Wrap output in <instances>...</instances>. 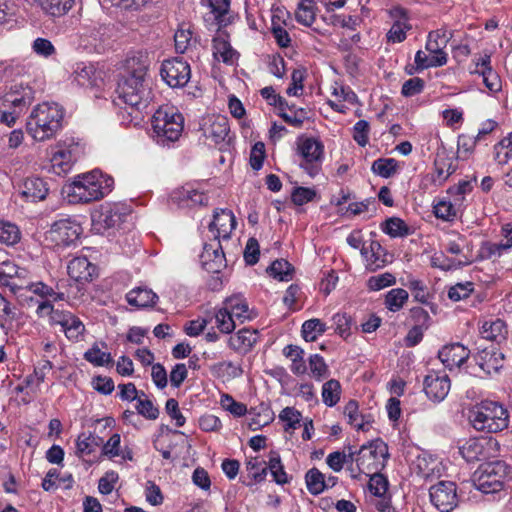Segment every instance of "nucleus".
Returning <instances> with one entry per match:
<instances>
[{
  "mask_svg": "<svg viewBox=\"0 0 512 512\" xmlns=\"http://www.w3.org/2000/svg\"><path fill=\"white\" fill-rule=\"evenodd\" d=\"M149 53L138 50L130 57V123L142 127L153 111L154 94L148 75Z\"/></svg>",
  "mask_w": 512,
  "mask_h": 512,
  "instance_id": "f257e3e1",
  "label": "nucleus"
},
{
  "mask_svg": "<svg viewBox=\"0 0 512 512\" xmlns=\"http://www.w3.org/2000/svg\"><path fill=\"white\" fill-rule=\"evenodd\" d=\"M114 187V180L111 176L99 169L73 177L67 186V193L72 202L89 203L107 196Z\"/></svg>",
  "mask_w": 512,
  "mask_h": 512,
  "instance_id": "f03ea898",
  "label": "nucleus"
},
{
  "mask_svg": "<svg viewBox=\"0 0 512 512\" xmlns=\"http://www.w3.org/2000/svg\"><path fill=\"white\" fill-rule=\"evenodd\" d=\"M153 141L163 148H171L182 136L184 117L177 107L164 104L150 118Z\"/></svg>",
  "mask_w": 512,
  "mask_h": 512,
  "instance_id": "7ed1b4c3",
  "label": "nucleus"
},
{
  "mask_svg": "<svg viewBox=\"0 0 512 512\" xmlns=\"http://www.w3.org/2000/svg\"><path fill=\"white\" fill-rule=\"evenodd\" d=\"M64 109L55 102H43L32 110L27 132L36 141L53 138L62 128Z\"/></svg>",
  "mask_w": 512,
  "mask_h": 512,
  "instance_id": "20e7f679",
  "label": "nucleus"
},
{
  "mask_svg": "<svg viewBox=\"0 0 512 512\" xmlns=\"http://www.w3.org/2000/svg\"><path fill=\"white\" fill-rule=\"evenodd\" d=\"M472 427L480 432L497 433L508 427L509 414L500 403L484 400L475 404L468 414Z\"/></svg>",
  "mask_w": 512,
  "mask_h": 512,
  "instance_id": "39448f33",
  "label": "nucleus"
},
{
  "mask_svg": "<svg viewBox=\"0 0 512 512\" xmlns=\"http://www.w3.org/2000/svg\"><path fill=\"white\" fill-rule=\"evenodd\" d=\"M508 476V466L505 462L496 460L482 464L474 474V487L494 499L504 496L505 482Z\"/></svg>",
  "mask_w": 512,
  "mask_h": 512,
  "instance_id": "423d86ee",
  "label": "nucleus"
},
{
  "mask_svg": "<svg viewBox=\"0 0 512 512\" xmlns=\"http://www.w3.org/2000/svg\"><path fill=\"white\" fill-rule=\"evenodd\" d=\"M85 154V145L73 137L58 141L51 147L50 168L58 175H66Z\"/></svg>",
  "mask_w": 512,
  "mask_h": 512,
  "instance_id": "0eeeda50",
  "label": "nucleus"
},
{
  "mask_svg": "<svg viewBox=\"0 0 512 512\" xmlns=\"http://www.w3.org/2000/svg\"><path fill=\"white\" fill-rule=\"evenodd\" d=\"M113 29L107 26H85L78 36V49L92 54H102L108 50H115L112 40Z\"/></svg>",
  "mask_w": 512,
  "mask_h": 512,
  "instance_id": "6e6552de",
  "label": "nucleus"
},
{
  "mask_svg": "<svg viewBox=\"0 0 512 512\" xmlns=\"http://www.w3.org/2000/svg\"><path fill=\"white\" fill-rule=\"evenodd\" d=\"M296 151L301 157L300 167L310 177L318 175L324 160L322 141L315 137L300 136L296 141Z\"/></svg>",
  "mask_w": 512,
  "mask_h": 512,
  "instance_id": "1a4fd4ad",
  "label": "nucleus"
},
{
  "mask_svg": "<svg viewBox=\"0 0 512 512\" xmlns=\"http://www.w3.org/2000/svg\"><path fill=\"white\" fill-rule=\"evenodd\" d=\"M128 206L125 203H105L91 212V228L96 234L119 226L126 221Z\"/></svg>",
  "mask_w": 512,
  "mask_h": 512,
  "instance_id": "9d476101",
  "label": "nucleus"
},
{
  "mask_svg": "<svg viewBox=\"0 0 512 512\" xmlns=\"http://www.w3.org/2000/svg\"><path fill=\"white\" fill-rule=\"evenodd\" d=\"M387 457V445L381 440H376L360 448L355 462L359 473L370 475L385 467Z\"/></svg>",
  "mask_w": 512,
  "mask_h": 512,
  "instance_id": "9b49d317",
  "label": "nucleus"
},
{
  "mask_svg": "<svg viewBox=\"0 0 512 512\" xmlns=\"http://www.w3.org/2000/svg\"><path fill=\"white\" fill-rule=\"evenodd\" d=\"M82 234L81 225L70 217L55 221L46 232V240L56 247H68Z\"/></svg>",
  "mask_w": 512,
  "mask_h": 512,
  "instance_id": "f8f14e48",
  "label": "nucleus"
},
{
  "mask_svg": "<svg viewBox=\"0 0 512 512\" xmlns=\"http://www.w3.org/2000/svg\"><path fill=\"white\" fill-rule=\"evenodd\" d=\"M160 76L169 87L182 88L191 78V68L183 58L166 59L161 64Z\"/></svg>",
  "mask_w": 512,
  "mask_h": 512,
  "instance_id": "ddd939ff",
  "label": "nucleus"
},
{
  "mask_svg": "<svg viewBox=\"0 0 512 512\" xmlns=\"http://www.w3.org/2000/svg\"><path fill=\"white\" fill-rule=\"evenodd\" d=\"M203 135L216 145H227L231 140L229 120L224 115H209L202 124Z\"/></svg>",
  "mask_w": 512,
  "mask_h": 512,
  "instance_id": "4468645a",
  "label": "nucleus"
},
{
  "mask_svg": "<svg viewBox=\"0 0 512 512\" xmlns=\"http://www.w3.org/2000/svg\"><path fill=\"white\" fill-rule=\"evenodd\" d=\"M72 81L79 87L99 88L103 84V72L93 62H78L72 72Z\"/></svg>",
  "mask_w": 512,
  "mask_h": 512,
  "instance_id": "2eb2a0df",
  "label": "nucleus"
},
{
  "mask_svg": "<svg viewBox=\"0 0 512 512\" xmlns=\"http://www.w3.org/2000/svg\"><path fill=\"white\" fill-rule=\"evenodd\" d=\"M431 503L441 512H449L457 505L456 484L440 481L429 490Z\"/></svg>",
  "mask_w": 512,
  "mask_h": 512,
  "instance_id": "dca6fc26",
  "label": "nucleus"
},
{
  "mask_svg": "<svg viewBox=\"0 0 512 512\" xmlns=\"http://www.w3.org/2000/svg\"><path fill=\"white\" fill-rule=\"evenodd\" d=\"M33 100L34 91L30 86L15 83L0 98V104L23 113Z\"/></svg>",
  "mask_w": 512,
  "mask_h": 512,
  "instance_id": "f3484780",
  "label": "nucleus"
},
{
  "mask_svg": "<svg viewBox=\"0 0 512 512\" xmlns=\"http://www.w3.org/2000/svg\"><path fill=\"white\" fill-rule=\"evenodd\" d=\"M236 218L228 209H217L213 219L208 225V232L212 239L227 240L236 227Z\"/></svg>",
  "mask_w": 512,
  "mask_h": 512,
  "instance_id": "a211bd4d",
  "label": "nucleus"
},
{
  "mask_svg": "<svg viewBox=\"0 0 512 512\" xmlns=\"http://www.w3.org/2000/svg\"><path fill=\"white\" fill-rule=\"evenodd\" d=\"M450 388V379L445 373L430 371L424 379V392L433 402H442L447 397Z\"/></svg>",
  "mask_w": 512,
  "mask_h": 512,
  "instance_id": "6ab92c4d",
  "label": "nucleus"
},
{
  "mask_svg": "<svg viewBox=\"0 0 512 512\" xmlns=\"http://www.w3.org/2000/svg\"><path fill=\"white\" fill-rule=\"evenodd\" d=\"M497 445L492 438H469L459 452L467 462L481 461L489 457V451Z\"/></svg>",
  "mask_w": 512,
  "mask_h": 512,
  "instance_id": "aec40b11",
  "label": "nucleus"
},
{
  "mask_svg": "<svg viewBox=\"0 0 512 512\" xmlns=\"http://www.w3.org/2000/svg\"><path fill=\"white\" fill-rule=\"evenodd\" d=\"M200 261L208 273L221 272L226 266V259L220 240L211 239L210 242L204 243Z\"/></svg>",
  "mask_w": 512,
  "mask_h": 512,
  "instance_id": "412c9836",
  "label": "nucleus"
},
{
  "mask_svg": "<svg viewBox=\"0 0 512 512\" xmlns=\"http://www.w3.org/2000/svg\"><path fill=\"white\" fill-rule=\"evenodd\" d=\"M388 13L393 24L386 34L387 41L393 44L401 43L406 39L407 31L412 28L408 12L400 6H396L391 8Z\"/></svg>",
  "mask_w": 512,
  "mask_h": 512,
  "instance_id": "4be33fe9",
  "label": "nucleus"
},
{
  "mask_svg": "<svg viewBox=\"0 0 512 512\" xmlns=\"http://www.w3.org/2000/svg\"><path fill=\"white\" fill-rule=\"evenodd\" d=\"M474 360L485 374L492 375L503 367L504 354L495 346H490L479 350L474 355Z\"/></svg>",
  "mask_w": 512,
  "mask_h": 512,
  "instance_id": "5701e85b",
  "label": "nucleus"
},
{
  "mask_svg": "<svg viewBox=\"0 0 512 512\" xmlns=\"http://www.w3.org/2000/svg\"><path fill=\"white\" fill-rule=\"evenodd\" d=\"M48 191L47 183L36 176L27 177L18 187L19 195L26 202L42 201L46 198Z\"/></svg>",
  "mask_w": 512,
  "mask_h": 512,
  "instance_id": "b1692460",
  "label": "nucleus"
},
{
  "mask_svg": "<svg viewBox=\"0 0 512 512\" xmlns=\"http://www.w3.org/2000/svg\"><path fill=\"white\" fill-rule=\"evenodd\" d=\"M67 272L73 280L86 283L96 276L97 267L86 256H76L68 262Z\"/></svg>",
  "mask_w": 512,
  "mask_h": 512,
  "instance_id": "393cba45",
  "label": "nucleus"
},
{
  "mask_svg": "<svg viewBox=\"0 0 512 512\" xmlns=\"http://www.w3.org/2000/svg\"><path fill=\"white\" fill-rule=\"evenodd\" d=\"M180 206L193 208L207 205L209 197L201 185L187 184L174 195Z\"/></svg>",
  "mask_w": 512,
  "mask_h": 512,
  "instance_id": "a878e982",
  "label": "nucleus"
},
{
  "mask_svg": "<svg viewBox=\"0 0 512 512\" xmlns=\"http://www.w3.org/2000/svg\"><path fill=\"white\" fill-rule=\"evenodd\" d=\"M469 355V349L461 343L445 345L438 352L440 361L449 370L459 368L469 358Z\"/></svg>",
  "mask_w": 512,
  "mask_h": 512,
  "instance_id": "bb28decb",
  "label": "nucleus"
},
{
  "mask_svg": "<svg viewBox=\"0 0 512 512\" xmlns=\"http://www.w3.org/2000/svg\"><path fill=\"white\" fill-rule=\"evenodd\" d=\"M361 255L366 262V269L374 272L388 263L387 252L378 241H371L368 246L361 247Z\"/></svg>",
  "mask_w": 512,
  "mask_h": 512,
  "instance_id": "cd10ccee",
  "label": "nucleus"
},
{
  "mask_svg": "<svg viewBox=\"0 0 512 512\" xmlns=\"http://www.w3.org/2000/svg\"><path fill=\"white\" fill-rule=\"evenodd\" d=\"M482 76L483 83L491 92H498L502 88L501 79L491 67V57L488 54L482 56L476 62V68L472 72Z\"/></svg>",
  "mask_w": 512,
  "mask_h": 512,
  "instance_id": "c85d7f7f",
  "label": "nucleus"
},
{
  "mask_svg": "<svg viewBox=\"0 0 512 512\" xmlns=\"http://www.w3.org/2000/svg\"><path fill=\"white\" fill-rule=\"evenodd\" d=\"M135 401L137 413L148 420H156L159 416V409L144 393L138 395L133 384L130 383V402Z\"/></svg>",
  "mask_w": 512,
  "mask_h": 512,
  "instance_id": "c756f323",
  "label": "nucleus"
},
{
  "mask_svg": "<svg viewBox=\"0 0 512 512\" xmlns=\"http://www.w3.org/2000/svg\"><path fill=\"white\" fill-rule=\"evenodd\" d=\"M450 38L451 34L445 28L431 31L428 34L425 48L430 54H434L436 57H439L440 53L443 56H447L444 49L446 48Z\"/></svg>",
  "mask_w": 512,
  "mask_h": 512,
  "instance_id": "7c9ffc66",
  "label": "nucleus"
},
{
  "mask_svg": "<svg viewBox=\"0 0 512 512\" xmlns=\"http://www.w3.org/2000/svg\"><path fill=\"white\" fill-rule=\"evenodd\" d=\"M257 340L256 330L243 328L229 338L228 345L234 351L247 352L256 344Z\"/></svg>",
  "mask_w": 512,
  "mask_h": 512,
  "instance_id": "2f4dec72",
  "label": "nucleus"
},
{
  "mask_svg": "<svg viewBox=\"0 0 512 512\" xmlns=\"http://www.w3.org/2000/svg\"><path fill=\"white\" fill-rule=\"evenodd\" d=\"M213 56L216 60L232 65L236 59V51L231 47L227 37L216 35L212 40Z\"/></svg>",
  "mask_w": 512,
  "mask_h": 512,
  "instance_id": "473e14b6",
  "label": "nucleus"
},
{
  "mask_svg": "<svg viewBox=\"0 0 512 512\" xmlns=\"http://www.w3.org/2000/svg\"><path fill=\"white\" fill-rule=\"evenodd\" d=\"M480 334L483 339L500 343L506 338L507 327L499 318L485 320L480 327Z\"/></svg>",
  "mask_w": 512,
  "mask_h": 512,
  "instance_id": "72a5a7b5",
  "label": "nucleus"
},
{
  "mask_svg": "<svg viewBox=\"0 0 512 512\" xmlns=\"http://www.w3.org/2000/svg\"><path fill=\"white\" fill-rule=\"evenodd\" d=\"M463 206L459 200L441 199L433 206L434 215L443 221H453L462 211Z\"/></svg>",
  "mask_w": 512,
  "mask_h": 512,
  "instance_id": "f704fd0d",
  "label": "nucleus"
},
{
  "mask_svg": "<svg viewBox=\"0 0 512 512\" xmlns=\"http://www.w3.org/2000/svg\"><path fill=\"white\" fill-rule=\"evenodd\" d=\"M223 305L231 313L232 318H234L236 322L242 324L246 320L251 319L247 301L242 295H233L227 298L223 302Z\"/></svg>",
  "mask_w": 512,
  "mask_h": 512,
  "instance_id": "c9c22d12",
  "label": "nucleus"
},
{
  "mask_svg": "<svg viewBox=\"0 0 512 512\" xmlns=\"http://www.w3.org/2000/svg\"><path fill=\"white\" fill-rule=\"evenodd\" d=\"M102 443V438L91 433H82L76 440L75 454L78 458L86 460V457L92 455Z\"/></svg>",
  "mask_w": 512,
  "mask_h": 512,
  "instance_id": "e433bc0d",
  "label": "nucleus"
},
{
  "mask_svg": "<svg viewBox=\"0 0 512 512\" xmlns=\"http://www.w3.org/2000/svg\"><path fill=\"white\" fill-rule=\"evenodd\" d=\"M74 0H32L33 4L40 8L46 15L61 17L65 15L73 5Z\"/></svg>",
  "mask_w": 512,
  "mask_h": 512,
  "instance_id": "4c0bfd02",
  "label": "nucleus"
},
{
  "mask_svg": "<svg viewBox=\"0 0 512 512\" xmlns=\"http://www.w3.org/2000/svg\"><path fill=\"white\" fill-rule=\"evenodd\" d=\"M71 312L62 311L54 308V305L50 301L39 302L36 314L39 318H47L51 325H59L62 327L66 316Z\"/></svg>",
  "mask_w": 512,
  "mask_h": 512,
  "instance_id": "58836bf2",
  "label": "nucleus"
},
{
  "mask_svg": "<svg viewBox=\"0 0 512 512\" xmlns=\"http://www.w3.org/2000/svg\"><path fill=\"white\" fill-rule=\"evenodd\" d=\"M158 296L147 287H136L130 291V306L138 309L153 307Z\"/></svg>",
  "mask_w": 512,
  "mask_h": 512,
  "instance_id": "ea45409f",
  "label": "nucleus"
},
{
  "mask_svg": "<svg viewBox=\"0 0 512 512\" xmlns=\"http://www.w3.org/2000/svg\"><path fill=\"white\" fill-rule=\"evenodd\" d=\"M283 354L291 360L290 369L295 375H303L307 372V365L304 361V351L299 346L287 345Z\"/></svg>",
  "mask_w": 512,
  "mask_h": 512,
  "instance_id": "a19ab883",
  "label": "nucleus"
},
{
  "mask_svg": "<svg viewBox=\"0 0 512 512\" xmlns=\"http://www.w3.org/2000/svg\"><path fill=\"white\" fill-rule=\"evenodd\" d=\"M174 41L175 49L178 53H185L196 42L189 23L179 25L174 35Z\"/></svg>",
  "mask_w": 512,
  "mask_h": 512,
  "instance_id": "79ce46f5",
  "label": "nucleus"
},
{
  "mask_svg": "<svg viewBox=\"0 0 512 512\" xmlns=\"http://www.w3.org/2000/svg\"><path fill=\"white\" fill-rule=\"evenodd\" d=\"M296 21L310 27L316 19L314 0H300L295 11Z\"/></svg>",
  "mask_w": 512,
  "mask_h": 512,
  "instance_id": "37998d69",
  "label": "nucleus"
},
{
  "mask_svg": "<svg viewBox=\"0 0 512 512\" xmlns=\"http://www.w3.org/2000/svg\"><path fill=\"white\" fill-rule=\"evenodd\" d=\"M61 331L65 333L69 340L79 341L84 334L85 326L77 316L70 313L66 316V320L61 327Z\"/></svg>",
  "mask_w": 512,
  "mask_h": 512,
  "instance_id": "c03bdc74",
  "label": "nucleus"
},
{
  "mask_svg": "<svg viewBox=\"0 0 512 512\" xmlns=\"http://www.w3.org/2000/svg\"><path fill=\"white\" fill-rule=\"evenodd\" d=\"M27 289L42 298L43 301H50L52 304L53 302L64 300V293L55 291L52 287L41 281L30 283Z\"/></svg>",
  "mask_w": 512,
  "mask_h": 512,
  "instance_id": "a18cd8bd",
  "label": "nucleus"
},
{
  "mask_svg": "<svg viewBox=\"0 0 512 512\" xmlns=\"http://www.w3.org/2000/svg\"><path fill=\"white\" fill-rule=\"evenodd\" d=\"M399 170V163L394 158L376 159L371 166V171L382 178H390Z\"/></svg>",
  "mask_w": 512,
  "mask_h": 512,
  "instance_id": "49530a36",
  "label": "nucleus"
},
{
  "mask_svg": "<svg viewBox=\"0 0 512 512\" xmlns=\"http://www.w3.org/2000/svg\"><path fill=\"white\" fill-rule=\"evenodd\" d=\"M341 384L336 379H330L326 381L322 386V400L323 403L328 407H334L341 397Z\"/></svg>",
  "mask_w": 512,
  "mask_h": 512,
  "instance_id": "de8ad7c7",
  "label": "nucleus"
},
{
  "mask_svg": "<svg viewBox=\"0 0 512 512\" xmlns=\"http://www.w3.org/2000/svg\"><path fill=\"white\" fill-rule=\"evenodd\" d=\"M305 481L307 489L312 495H319L328 488L324 474L317 468H311L307 471Z\"/></svg>",
  "mask_w": 512,
  "mask_h": 512,
  "instance_id": "09e8293b",
  "label": "nucleus"
},
{
  "mask_svg": "<svg viewBox=\"0 0 512 512\" xmlns=\"http://www.w3.org/2000/svg\"><path fill=\"white\" fill-rule=\"evenodd\" d=\"M471 263V260L463 255L462 259L452 260L445 257V255L440 253H434L431 257V265L435 268H439L443 271H449L452 269H457L462 266H467Z\"/></svg>",
  "mask_w": 512,
  "mask_h": 512,
  "instance_id": "8fccbe9b",
  "label": "nucleus"
},
{
  "mask_svg": "<svg viewBox=\"0 0 512 512\" xmlns=\"http://www.w3.org/2000/svg\"><path fill=\"white\" fill-rule=\"evenodd\" d=\"M20 239L21 231L16 224L0 220V243L6 246H14Z\"/></svg>",
  "mask_w": 512,
  "mask_h": 512,
  "instance_id": "3c124183",
  "label": "nucleus"
},
{
  "mask_svg": "<svg viewBox=\"0 0 512 512\" xmlns=\"http://www.w3.org/2000/svg\"><path fill=\"white\" fill-rule=\"evenodd\" d=\"M447 61L448 56H443L441 53L439 57H436L434 54H430V56H428L422 50H418L414 58L417 71H422L429 67H441L444 66Z\"/></svg>",
  "mask_w": 512,
  "mask_h": 512,
  "instance_id": "603ef678",
  "label": "nucleus"
},
{
  "mask_svg": "<svg viewBox=\"0 0 512 512\" xmlns=\"http://www.w3.org/2000/svg\"><path fill=\"white\" fill-rule=\"evenodd\" d=\"M382 231L392 238L405 237L410 234L409 226L397 217L387 219L382 226Z\"/></svg>",
  "mask_w": 512,
  "mask_h": 512,
  "instance_id": "864d4df0",
  "label": "nucleus"
},
{
  "mask_svg": "<svg viewBox=\"0 0 512 512\" xmlns=\"http://www.w3.org/2000/svg\"><path fill=\"white\" fill-rule=\"evenodd\" d=\"M409 297L408 292L402 288L391 289L385 297V306L392 312L401 310Z\"/></svg>",
  "mask_w": 512,
  "mask_h": 512,
  "instance_id": "5fc2aeb1",
  "label": "nucleus"
},
{
  "mask_svg": "<svg viewBox=\"0 0 512 512\" xmlns=\"http://www.w3.org/2000/svg\"><path fill=\"white\" fill-rule=\"evenodd\" d=\"M116 77L117 86L113 97V104L119 107L120 111H125L128 104V79L121 72Z\"/></svg>",
  "mask_w": 512,
  "mask_h": 512,
  "instance_id": "6e6d98bb",
  "label": "nucleus"
},
{
  "mask_svg": "<svg viewBox=\"0 0 512 512\" xmlns=\"http://www.w3.org/2000/svg\"><path fill=\"white\" fill-rule=\"evenodd\" d=\"M326 331V325L320 319H310L302 325V336L305 341L313 342Z\"/></svg>",
  "mask_w": 512,
  "mask_h": 512,
  "instance_id": "4d7b16f0",
  "label": "nucleus"
},
{
  "mask_svg": "<svg viewBox=\"0 0 512 512\" xmlns=\"http://www.w3.org/2000/svg\"><path fill=\"white\" fill-rule=\"evenodd\" d=\"M268 273L279 281H289L292 279L293 268L286 260H276L268 268Z\"/></svg>",
  "mask_w": 512,
  "mask_h": 512,
  "instance_id": "13d9d810",
  "label": "nucleus"
},
{
  "mask_svg": "<svg viewBox=\"0 0 512 512\" xmlns=\"http://www.w3.org/2000/svg\"><path fill=\"white\" fill-rule=\"evenodd\" d=\"M267 470L270 471L273 480L278 485H284L289 482V477L284 470V466L282 465L278 454L274 453L273 455H271V457L269 458Z\"/></svg>",
  "mask_w": 512,
  "mask_h": 512,
  "instance_id": "bf43d9fd",
  "label": "nucleus"
},
{
  "mask_svg": "<svg viewBox=\"0 0 512 512\" xmlns=\"http://www.w3.org/2000/svg\"><path fill=\"white\" fill-rule=\"evenodd\" d=\"M220 405L225 411L237 418L244 416L248 411L244 403L236 401L227 393L221 395Z\"/></svg>",
  "mask_w": 512,
  "mask_h": 512,
  "instance_id": "052dcab7",
  "label": "nucleus"
},
{
  "mask_svg": "<svg viewBox=\"0 0 512 512\" xmlns=\"http://www.w3.org/2000/svg\"><path fill=\"white\" fill-rule=\"evenodd\" d=\"M475 286L471 281L456 283L448 289V298L458 302L468 298L474 292Z\"/></svg>",
  "mask_w": 512,
  "mask_h": 512,
  "instance_id": "680f3d73",
  "label": "nucleus"
},
{
  "mask_svg": "<svg viewBox=\"0 0 512 512\" xmlns=\"http://www.w3.org/2000/svg\"><path fill=\"white\" fill-rule=\"evenodd\" d=\"M281 117L286 123L294 127H300L307 119V111L304 108L296 109L294 105L289 106L287 104L286 109L281 111Z\"/></svg>",
  "mask_w": 512,
  "mask_h": 512,
  "instance_id": "e2e57ef3",
  "label": "nucleus"
},
{
  "mask_svg": "<svg viewBox=\"0 0 512 512\" xmlns=\"http://www.w3.org/2000/svg\"><path fill=\"white\" fill-rule=\"evenodd\" d=\"M435 177L433 178L434 183L442 185L449 176L454 172L451 160L449 158H438L435 160Z\"/></svg>",
  "mask_w": 512,
  "mask_h": 512,
  "instance_id": "0e129e2a",
  "label": "nucleus"
},
{
  "mask_svg": "<svg viewBox=\"0 0 512 512\" xmlns=\"http://www.w3.org/2000/svg\"><path fill=\"white\" fill-rule=\"evenodd\" d=\"M216 325L222 333L229 334L236 327V320L232 318L231 313L223 305L215 314Z\"/></svg>",
  "mask_w": 512,
  "mask_h": 512,
  "instance_id": "69168bd1",
  "label": "nucleus"
},
{
  "mask_svg": "<svg viewBox=\"0 0 512 512\" xmlns=\"http://www.w3.org/2000/svg\"><path fill=\"white\" fill-rule=\"evenodd\" d=\"M279 419L285 424V431L295 430L300 426L302 414L294 407H285L280 412Z\"/></svg>",
  "mask_w": 512,
  "mask_h": 512,
  "instance_id": "338daca9",
  "label": "nucleus"
},
{
  "mask_svg": "<svg viewBox=\"0 0 512 512\" xmlns=\"http://www.w3.org/2000/svg\"><path fill=\"white\" fill-rule=\"evenodd\" d=\"M84 359L95 366H104L111 362V355L95 344L85 352Z\"/></svg>",
  "mask_w": 512,
  "mask_h": 512,
  "instance_id": "774afa93",
  "label": "nucleus"
}]
</instances>
